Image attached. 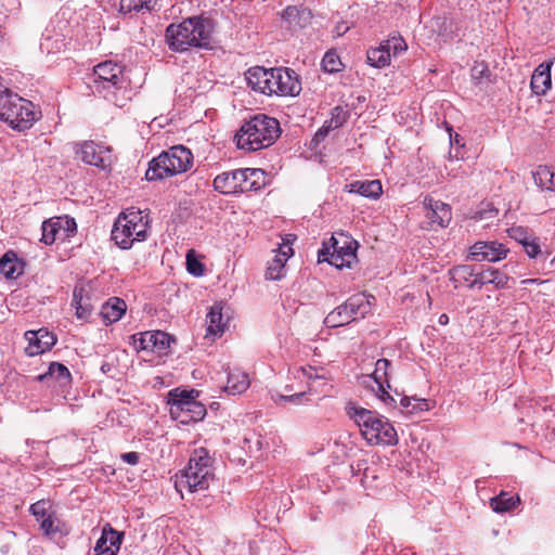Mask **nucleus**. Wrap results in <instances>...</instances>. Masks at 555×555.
Listing matches in <instances>:
<instances>
[{
    "label": "nucleus",
    "instance_id": "603ef678",
    "mask_svg": "<svg viewBox=\"0 0 555 555\" xmlns=\"http://www.w3.org/2000/svg\"><path fill=\"white\" fill-rule=\"evenodd\" d=\"M494 281H493V285L496 287V288H508V281H509V278L499 271V270H495L493 269V278H492Z\"/></svg>",
    "mask_w": 555,
    "mask_h": 555
},
{
    "label": "nucleus",
    "instance_id": "13d9d810",
    "mask_svg": "<svg viewBox=\"0 0 555 555\" xmlns=\"http://www.w3.org/2000/svg\"><path fill=\"white\" fill-rule=\"evenodd\" d=\"M349 30V26L346 23H339L335 26L333 34L336 37H341Z\"/></svg>",
    "mask_w": 555,
    "mask_h": 555
},
{
    "label": "nucleus",
    "instance_id": "b1692460",
    "mask_svg": "<svg viewBox=\"0 0 555 555\" xmlns=\"http://www.w3.org/2000/svg\"><path fill=\"white\" fill-rule=\"evenodd\" d=\"M553 62H544L540 64L533 72L531 77V89L533 93L538 95L545 94L546 91L551 88L552 79H551V68Z\"/></svg>",
    "mask_w": 555,
    "mask_h": 555
},
{
    "label": "nucleus",
    "instance_id": "4468645a",
    "mask_svg": "<svg viewBox=\"0 0 555 555\" xmlns=\"http://www.w3.org/2000/svg\"><path fill=\"white\" fill-rule=\"evenodd\" d=\"M76 153L83 163L102 169L111 163V150L93 141L80 143Z\"/></svg>",
    "mask_w": 555,
    "mask_h": 555
},
{
    "label": "nucleus",
    "instance_id": "a18cd8bd",
    "mask_svg": "<svg viewBox=\"0 0 555 555\" xmlns=\"http://www.w3.org/2000/svg\"><path fill=\"white\" fill-rule=\"evenodd\" d=\"M509 237L518 242L521 246L525 245V242H528L534 235L531 234L527 228L518 225L512 227L508 230Z\"/></svg>",
    "mask_w": 555,
    "mask_h": 555
},
{
    "label": "nucleus",
    "instance_id": "ddd939ff",
    "mask_svg": "<svg viewBox=\"0 0 555 555\" xmlns=\"http://www.w3.org/2000/svg\"><path fill=\"white\" fill-rule=\"evenodd\" d=\"M273 78L271 81L272 94L276 95H298L301 91V83L296 72L288 67L273 68Z\"/></svg>",
    "mask_w": 555,
    "mask_h": 555
},
{
    "label": "nucleus",
    "instance_id": "680f3d73",
    "mask_svg": "<svg viewBox=\"0 0 555 555\" xmlns=\"http://www.w3.org/2000/svg\"><path fill=\"white\" fill-rule=\"evenodd\" d=\"M453 179H456V183H455L456 185H459V186H460V188H462V189H465V188H466V185L464 184L463 179H457V177H456V176H453Z\"/></svg>",
    "mask_w": 555,
    "mask_h": 555
},
{
    "label": "nucleus",
    "instance_id": "f257e3e1",
    "mask_svg": "<svg viewBox=\"0 0 555 555\" xmlns=\"http://www.w3.org/2000/svg\"><path fill=\"white\" fill-rule=\"evenodd\" d=\"M90 88L93 93L102 95L119 107L125 106L132 95L130 80L126 77L124 67L112 61L94 66L90 76Z\"/></svg>",
    "mask_w": 555,
    "mask_h": 555
},
{
    "label": "nucleus",
    "instance_id": "9b49d317",
    "mask_svg": "<svg viewBox=\"0 0 555 555\" xmlns=\"http://www.w3.org/2000/svg\"><path fill=\"white\" fill-rule=\"evenodd\" d=\"M357 246L358 243L348 236H343L341 244L338 238L332 236L319 250V261H326L338 269L350 267L357 257Z\"/></svg>",
    "mask_w": 555,
    "mask_h": 555
},
{
    "label": "nucleus",
    "instance_id": "37998d69",
    "mask_svg": "<svg viewBox=\"0 0 555 555\" xmlns=\"http://www.w3.org/2000/svg\"><path fill=\"white\" fill-rule=\"evenodd\" d=\"M322 67L327 73H337L340 70L341 62L337 53L326 52L322 60Z\"/></svg>",
    "mask_w": 555,
    "mask_h": 555
},
{
    "label": "nucleus",
    "instance_id": "39448f33",
    "mask_svg": "<svg viewBox=\"0 0 555 555\" xmlns=\"http://www.w3.org/2000/svg\"><path fill=\"white\" fill-rule=\"evenodd\" d=\"M279 135L280 124L275 118L256 115L244 122L235 135V141L238 149L256 152L272 145Z\"/></svg>",
    "mask_w": 555,
    "mask_h": 555
},
{
    "label": "nucleus",
    "instance_id": "3c124183",
    "mask_svg": "<svg viewBox=\"0 0 555 555\" xmlns=\"http://www.w3.org/2000/svg\"><path fill=\"white\" fill-rule=\"evenodd\" d=\"M186 269L191 274L195 276H201L204 274L203 264L198 260L191 258L189 255L186 257Z\"/></svg>",
    "mask_w": 555,
    "mask_h": 555
},
{
    "label": "nucleus",
    "instance_id": "412c9836",
    "mask_svg": "<svg viewBox=\"0 0 555 555\" xmlns=\"http://www.w3.org/2000/svg\"><path fill=\"white\" fill-rule=\"evenodd\" d=\"M292 254L293 249L291 246H281L274 258L268 262L266 279L272 281L282 279L285 274V263Z\"/></svg>",
    "mask_w": 555,
    "mask_h": 555
},
{
    "label": "nucleus",
    "instance_id": "338daca9",
    "mask_svg": "<svg viewBox=\"0 0 555 555\" xmlns=\"http://www.w3.org/2000/svg\"><path fill=\"white\" fill-rule=\"evenodd\" d=\"M285 391L286 392H292L293 391V386L286 385L285 386Z\"/></svg>",
    "mask_w": 555,
    "mask_h": 555
},
{
    "label": "nucleus",
    "instance_id": "0eeeda50",
    "mask_svg": "<svg viewBox=\"0 0 555 555\" xmlns=\"http://www.w3.org/2000/svg\"><path fill=\"white\" fill-rule=\"evenodd\" d=\"M38 114L30 101L0 85V119L11 128L18 131L29 129L38 119Z\"/></svg>",
    "mask_w": 555,
    "mask_h": 555
},
{
    "label": "nucleus",
    "instance_id": "5701e85b",
    "mask_svg": "<svg viewBox=\"0 0 555 555\" xmlns=\"http://www.w3.org/2000/svg\"><path fill=\"white\" fill-rule=\"evenodd\" d=\"M424 204L429 208L427 217L433 223H437L440 228L449 225L451 221V209L448 204L436 201L433 197H426Z\"/></svg>",
    "mask_w": 555,
    "mask_h": 555
},
{
    "label": "nucleus",
    "instance_id": "c9c22d12",
    "mask_svg": "<svg viewBox=\"0 0 555 555\" xmlns=\"http://www.w3.org/2000/svg\"><path fill=\"white\" fill-rule=\"evenodd\" d=\"M207 333L211 335H221L225 328V322H223L222 308L219 305H215L210 308L207 314Z\"/></svg>",
    "mask_w": 555,
    "mask_h": 555
},
{
    "label": "nucleus",
    "instance_id": "473e14b6",
    "mask_svg": "<svg viewBox=\"0 0 555 555\" xmlns=\"http://www.w3.org/2000/svg\"><path fill=\"white\" fill-rule=\"evenodd\" d=\"M39 524L43 533L51 539H54L57 534L62 537L68 533L66 525L54 513Z\"/></svg>",
    "mask_w": 555,
    "mask_h": 555
},
{
    "label": "nucleus",
    "instance_id": "864d4df0",
    "mask_svg": "<svg viewBox=\"0 0 555 555\" xmlns=\"http://www.w3.org/2000/svg\"><path fill=\"white\" fill-rule=\"evenodd\" d=\"M498 215V209L494 207H491L489 209H483L475 212V215L472 217L473 221H480L483 219H491L494 218Z\"/></svg>",
    "mask_w": 555,
    "mask_h": 555
},
{
    "label": "nucleus",
    "instance_id": "49530a36",
    "mask_svg": "<svg viewBox=\"0 0 555 555\" xmlns=\"http://www.w3.org/2000/svg\"><path fill=\"white\" fill-rule=\"evenodd\" d=\"M453 143H455L456 145V153L454 155L456 159H468L470 157H474V155H470L468 153V149L466 147V144L463 141V139L460 138V135L455 132H453Z\"/></svg>",
    "mask_w": 555,
    "mask_h": 555
},
{
    "label": "nucleus",
    "instance_id": "58836bf2",
    "mask_svg": "<svg viewBox=\"0 0 555 555\" xmlns=\"http://www.w3.org/2000/svg\"><path fill=\"white\" fill-rule=\"evenodd\" d=\"M390 56H397L408 49V44L400 35L390 36L387 40L380 43Z\"/></svg>",
    "mask_w": 555,
    "mask_h": 555
},
{
    "label": "nucleus",
    "instance_id": "6e6552de",
    "mask_svg": "<svg viewBox=\"0 0 555 555\" xmlns=\"http://www.w3.org/2000/svg\"><path fill=\"white\" fill-rule=\"evenodd\" d=\"M193 166V154L183 145H175L163 151L149 163L145 178L149 181L163 180L183 173Z\"/></svg>",
    "mask_w": 555,
    "mask_h": 555
},
{
    "label": "nucleus",
    "instance_id": "2f4dec72",
    "mask_svg": "<svg viewBox=\"0 0 555 555\" xmlns=\"http://www.w3.org/2000/svg\"><path fill=\"white\" fill-rule=\"evenodd\" d=\"M250 385L248 375L240 370H233L228 374L225 391L231 395H240L248 389Z\"/></svg>",
    "mask_w": 555,
    "mask_h": 555
},
{
    "label": "nucleus",
    "instance_id": "cd10ccee",
    "mask_svg": "<svg viewBox=\"0 0 555 555\" xmlns=\"http://www.w3.org/2000/svg\"><path fill=\"white\" fill-rule=\"evenodd\" d=\"M127 310L125 300L113 297L109 298L101 308V315L104 321L112 324L119 321Z\"/></svg>",
    "mask_w": 555,
    "mask_h": 555
},
{
    "label": "nucleus",
    "instance_id": "c756f323",
    "mask_svg": "<svg viewBox=\"0 0 555 555\" xmlns=\"http://www.w3.org/2000/svg\"><path fill=\"white\" fill-rule=\"evenodd\" d=\"M347 188L350 193L369 198H377L382 194V184L378 180L353 181Z\"/></svg>",
    "mask_w": 555,
    "mask_h": 555
},
{
    "label": "nucleus",
    "instance_id": "bb28decb",
    "mask_svg": "<svg viewBox=\"0 0 555 555\" xmlns=\"http://www.w3.org/2000/svg\"><path fill=\"white\" fill-rule=\"evenodd\" d=\"M473 83L481 91L488 90L495 82L496 76L491 73L486 62H475L470 69Z\"/></svg>",
    "mask_w": 555,
    "mask_h": 555
},
{
    "label": "nucleus",
    "instance_id": "7ed1b4c3",
    "mask_svg": "<svg viewBox=\"0 0 555 555\" xmlns=\"http://www.w3.org/2000/svg\"><path fill=\"white\" fill-rule=\"evenodd\" d=\"M347 415L359 426L366 442L371 446H396L398 434L390 421L375 411L348 404Z\"/></svg>",
    "mask_w": 555,
    "mask_h": 555
},
{
    "label": "nucleus",
    "instance_id": "5fc2aeb1",
    "mask_svg": "<svg viewBox=\"0 0 555 555\" xmlns=\"http://www.w3.org/2000/svg\"><path fill=\"white\" fill-rule=\"evenodd\" d=\"M299 14H300V12L296 7H287L283 11L282 17H283V20H285L289 23H293L299 17Z\"/></svg>",
    "mask_w": 555,
    "mask_h": 555
},
{
    "label": "nucleus",
    "instance_id": "e2e57ef3",
    "mask_svg": "<svg viewBox=\"0 0 555 555\" xmlns=\"http://www.w3.org/2000/svg\"><path fill=\"white\" fill-rule=\"evenodd\" d=\"M444 126H446V131L449 133V138L451 139V126L444 121Z\"/></svg>",
    "mask_w": 555,
    "mask_h": 555
},
{
    "label": "nucleus",
    "instance_id": "c03bdc74",
    "mask_svg": "<svg viewBox=\"0 0 555 555\" xmlns=\"http://www.w3.org/2000/svg\"><path fill=\"white\" fill-rule=\"evenodd\" d=\"M493 269H487L477 272L474 279H472L470 288L480 289L486 284H493Z\"/></svg>",
    "mask_w": 555,
    "mask_h": 555
},
{
    "label": "nucleus",
    "instance_id": "1a4fd4ad",
    "mask_svg": "<svg viewBox=\"0 0 555 555\" xmlns=\"http://www.w3.org/2000/svg\"><path fill=\"white\" fill-rule=\"evenodd\" d=\"M375 301L373 295L358 293L350 296L344 304L332 310L324 319L327 327L334 328L349 324L358 319H363L371 312Z\"/></svg>",
    "mask_w": 555,
    "mask_h": 555
},
{
    "label": "nucleus",
    "instance_id": "f704fd0d",
    "mask_svg": "<svg viewBox=\"0 0 555 555\" xmlns=\"http://www.w3.org/2000/svg\"><path fill=\"white\" fill-rule=\"evenodd\" d=\"M532 175L535 184L540 189L553 191L555 183V168L548 166H539Z\"/></svg>",
    "mask_w": 555,
    "mask_h": 555
},
{
    "label": "nucleus",
    "instance_id": "0e129e2a",
    "mask_svg": "<svg viewBox=\"0 0 555 555\" xmlns=\"http://www.w3.org/2000/svg\"><path fill=\"white\" fill-rule=\"evenodd\" d=\"M66 223H67V224H72V225H73V228H74V229H76V223H75L74 219H72V220H66Z\"/></svg>",
    "mask_w": 555,
    "mask_h": 555
},
{
    "label": "nucleus",
    "instance_id": "72a5a7b5",
    "mask_svg": "<svg viewBox=\"0 0 555 555\" xmlns=\"http://www.w3.org/2000/svg\"><path fill=\"white\" fill-rule=\"evenodd\" d=\"M520 504L518 495H512L508 492L502 491L499 495L490 500V506L495 513L509 512Z\"/></svg>",
    "mask_w": 555,
    "mask_h": 555
},
{
    "label": "nucleus",
    "instance_id": "a19ab883",
    "mask_svg": "<svg viewBox=\"0 0 555 555\" xmlns=\"http://www.w3.org/2000/svg\"><path fill=\"white\" fill-rule=\"evenodd\" d=\"M30 514L36 518L38 522L50 516L53 512L51 511V504L47 500H39L33 503L29 507Z\"/></svg>",
    "mask_w": 555,
    "mask_h": 555
},
{
    "label": "nucleus",
    "instance_id": "8fccbe9b",
    "mask_svg": "<svg viewBox=\"0 0 555 555\" xmlns=\"http://www.w3.org/2000/svg\"><path fill=\"white\" fill-rule=\"evenodd\" d=\"M429 410V402L426 399H420L416 397H413V401L411 403L409 414H418L424 411Z\"/></svg>",
    "mask_w": 555,
    "mask_h": 555
},
{
    "label": "nucleus",
    "instance_id": "a211bd4d",
    "mask_svg": "<svg viewBox=\"0 0 555 555\" xmlns=\"http://www.w3.org/2000/svg\"><path fill=\"white\" fill-rule=\"evenodd\" d=\"M171 340V336L165 332H145L140 334V338L135 340V345L140 350H147L162 354L170 347Z\"/></svg>",
    "mask_w": 555,
    "mask_h": 555
},
{
    "label": "nucleus",
    "instance_id": "79ce46f5",
    "mask_svg": "<svg viewBox=\"0 0 555 555\" xmlns=\"http://www.w3.org/2000/svg\"><path fill=\"white\" fill-rule=\"evenodd\" d=\"M308 400H309V398L305 390H300L298 392L288 393V395L278 393L274 397V401L280 405H283L285 403H292V404L298 405V404L305 403Z\"/></svg>",
    "mask_w": 555,
    "mask_h": 555
},
{
    "label": "nucleus",
    "instance_id": "20e7f679",
    "mask_svg": "<svg viewBox=\"0 0 555 555\" xmlns=\"http://www.w3.org/2000/svg\"><path fill=\"white\" fill-rule=\"evenodd\" d=\"M214 479V459L205 448H198L192 452L188 466L176 475V488L179 491H203Z\"/></svg>",
    "mask_w": 555,
    "mask_h": 555
},
{
    "label": "nucleus",
    "instance_id": "393cba45",
    "mask_svg": "<svg viewBox=\"0 0 555 555\" xmlns=\"http://www.w3.org/2000/svg\"><path fill=\"white\" fill-rule=\"evenodd\" d=\"M72 306L76 309V317L87 320L93 309L91 296L85 286H76L73 293Z\"/></svg>",
    "mask_w": 555,
    "mask_h": 555
},
{
    "label": "nucleus",
    "instance_id": "a878e982",
    "mask_svg": "<svg viewBox=\"0 0 555 555\" xmlns=\"http://www.w3.org/2000/svg\"><path fill=\"white\" fill-rule=\"evenodd\" d=\"M242 178L244 179L240 182V193H246L251 191H258L264 186V171L258 168H242L241 169Z\"/></svg>",
    "mask_w": 555,
    "mask_h": 555
},
{
    "label": "nucleus",
    "instance_id": "09e8293b",
    "mask_svg": "<svg viewBox=\"0 0 555 555\" xmlns=\"http://www.w3.org/2000/svg\"><path fill=\"white\" fill-rule=\"evenodd\" d=\"M524 250L529 258H537L541 254L540 240L537 236L531 237L528 242H525L522 246Z\"/></svg>",
    "mask_w": 555,
    "mask_h": 555
},
{
    "label": "nucleus",
    "instance_id": "c85d7f7f",
    "mask_svg": "<svg viewBox=\"0 0 555 555\" xmlns=\"http://www.w3.org/2000/svg\"><path fill=\"white\" fill-rule=\"evenodd\" d=\"M24 271V263L17 258V255L10 250L0 258V273L7 279H16Z\"/></svg>",
    "mask_w": 555,
    "mask_h": 555
},
{
    "label": "nucleus",
    "instance_id": "9d476101",
    "mask_svg": "<svg viewBox=\"0 0 555 555\" xmlns=\"http://www.w3.org/2000/svg\"><path fill=\"white\" fill-rule=\"evenodd\" d=\"M196 390H180L179 388L169 391L168 403L170 404V415L179 420L182 424L197 422L205 417L206 408L203 403L195 400L193 396Z\"/></svg>",
    "mask_w": 555,
    "mask_h": 555
},
{
    "label": "nucleus",
    "instance_id": "bf43d9fd",
    "mask_svg": "<svg viewBox=\"0 0 555 555\" xmlns=\"http://www.w3.org/2000/svg\"><path fill=\"white\" fill-rule=\"evenodd\" d=\"M327 133H328V128H321L314 134V140L315 141L323 140L327 135Z\"/></svg>",
    "mask_w": 555,
    "mask_h": 555
},
{
    "label": "nucleus",
    "instance_id": "4d7b16f0",
    "mask_svg": "<svg viewBox=\"0 0 555 555\" xmlns=\"http://www.w3.org/2000/svg\"><path fill=\"white\" fill-rule=\"evenodd\" d=\"M121 460L129 465L139 463V454L137 452H126L120 455Z\"/></svg>",
    "mask_w": 555,
    "mask_h": 555
},
{
    "label": "nucleus",
    "instance_id": "f3484780",
    "mask_svg": "<svg viewBox=\"0 0 555 555\" xmlns=\"http://www.w3.org/2000/svg\"><path fill=\"white\" fill-rule=\"evenodd\" d=\"M122 539V532L113 529L109 524H106L93 547V555H117Z\"/></svg>",
    "mask_w": 555,
    "mask_h": 555
},
{
    "label": "nucleus",
    "instance_id": "f8f14e48",
    "mask_svg": "<svg viewBox=\"0 0 555 555\" xmlns=\"http://www.w3.org/2000/svg\"><path fill=\"white\" fill-rule=\"evenodd\" d=\"M509 249L498 241H478L469 247L467 260L496 262L507 257Z\"/></svg>",
    "mask_w": 555,
    "mask_h": 555
},
{
    "label": "nucleus",
    "instance_id": "de8ad7c7",
    "mask_svg": "<svg viewBox=\"0 0 555 555\" xmlns=\"http://www.w3.org/2000/svg\"><path fill=\"white\" fill-rule=\"evenodd\" d=\"M294 377L297 379L312 380L318 378L317 370L312 366H299L293 371Z\"/></svg>",
    "mask_w": 555,
    "mask_h": 555
},
{
    "label": "nucleus",
    "instance_id": "6ab92c4d",
    "mask_svg": "<svg viewBox=\"0 0 555 555\" xmlns=\"http://www.w3.org/2000/svg\"><path fill=\"white\" fill-rule=\"evenodd\" d=\"M273 68H264L262 66H255L249 68L245 78L247 85L256 92L272 95L271 81L273 78Z\"/></svg>",
    "mask_w": 555,
    "mask_h": 555
},
{
    "label": "nucleus",
    "instance_id": "69168bd1",
    "mask_svg": "<svg viewBox=\"0 0 555 555\" xmlns=\"http://www.w3.org/2000/svg\"><path fill=\"white\" fill-rule=\"evenodd\" d=\"M101 370H102L103 372H107V371L109 370V365H108V364H103V365H102V367H101Z\"/></svg>",
    "mask_w": 555,
    "mask_h": 555
},
{
    "label": "nucleus",
    "instance_id": "e433bc0d",
    "mask_svg": "<svg viewBox=\"0 0 555 555\" xmlns=\"http://www.w3.org/2000/svg\"><path fill=\"white\" fill-rule=\"evenodd\" d=\"M477 272L469 264H462L453 267V286L455 288L466 286L470 288L472 279L475 278Z\"/></svg>",
    "mask_w": 555,
    "mask_h": 555
},
{
    "label": "nucleus",
    "instance_id": "2eb2a0df",
    "mask_svg": "<svg viewBox=\"0 0 555 555\" xmlns=\"http://www.w3.org/2000/svg\"><path fill=\"white\" fill-rule=\"evenodd\" d=\"M391 365V361H389L388 359H378L375 363V370L372 373L371 377L374 379L376 384V393L379 397V399L387 405L396 406L397 399L386 390V388H390L389 377Z\"/></svg>",
    "mask_w": 555,
    "mask_h": 555
},
{
    "label": "nucleus",
    "instance_id": "6e6d98bb",
    "mask_svg": "<svg viewBox=\"0 0 555 555\" xmlns=\"http://www.w3.org/2000/svg\"><path fill=\"white\" fill-rule=\"evenodd\" d=\"M396 396L400 398L399 402H400L401 412L409 414V410H410L411 403L413 401V397L401 396L397 391H396Z\"/></svg>",
    "mask_w": 555,
    "mask_h": 555
},
{
    "label": "nucleus",
    "instance_id": "ea45409f",
    "mask_svg": "<svg viewBox=\"0 0 555 555\" xmlns=\"http://www.w3.org/2000/svg\"><path fill=\"white\" fill-rule=\"evenodd\" d=\"M61 228L60 219L57 221H43L41 225L42 230V237L41 242H43L46 245H51L56 240V234Z\"/></svg>",
    "mask_w": 555,
    "mask_h": 555
},
{
    "label": "nucleus",
    "instance_id": "7c9ffc66",
    "mask_svg": "<svg viewBox=\"0 0 555 555\" xmlns=\"http://www.w3.org/2000/svg\"><path fill=\"white\" fill-rule=\"evenodd\" d=\"M157 5V0H120L119 12L122 14L151 13Z\"/></svg>",
    "mask_w": 555,
    "mask_h": 555
},
{
    "label": "nucleus",
    "instance_id": "052dcab7",
    "mask_svg": "<svg viewBox=\"0 0 555 555\" xmlns=\"http://www.w3.org/2000/svg\"><path fill=\"white\" fill-rule=\"evenodd\" d=\"M439 323L442 325H446L449 323V317L448 314L443 313L439 317Z\"/></svg>",
    "mask_w": 555,
    "mask_h": 555
},
{
    "label": "nucleus",
    "instance_id": "f03ea898",
    "mask_svg": "<svg viewBox=\"0 0 555 555\" xmlns=\"http://www.w3.org/2000/svg\"><path fill=\"white\" fill-rule=\"evenodd\" d=\"M214 24L210 18L192 16L166 28L168 48L175 52H185L191 48H207L210 44Z\"/></svg>",
    "mask_w": 555,
    "mask_h": 555
},
{
    "label": "nucleus",
    "instance_id": "4c0bfd02",
    "mask_svg": "<svg viewBox=\"0 0 555 555\" xmlns=\"http://www.w3.org/2000/svg\"><path fill=\"white\" fill-rule=\"evenodd\" d=\"M367 63L373 67H385L390 63V54L382 44L367 51Z\"/></svg>",
    "mask_w": 555,
    "mask_h": 555
},
{
    "label": "nucleus",
    "instance_id": "dca6fc26",
    "mask_svg": "<svg viewBox=\"0 0 555 555\" xmlns=\"http://www.w3.org/2000/svg\"><path fill=\"white\" fill-rule=\"evenodd\" d=\"M25 339L28 341V346L25 351L29 357H35L49 351L56 343V336L47 328L27 331L25 333Z\"/></svg>",
    "mask_w": 555,
    "mask_h": 555
},
{
    "label": "nucleus",
    "instance_id": "423d86ee",
    "mask_svg": "<svg viewBox=\"0 0 555 555\" xmlns=\"http://www.w3.org/2000/svg\"><path fill=\"white\" fill-rule=\"evenodd\" d=\"M149 228V215L131 207L118 216L112 230V240L121 249H129L134 242H144L147 238Z\"/></svg>",
    "mask_w": 555,
    "mask_h": 555
},
{
    "label": "nucleus",
    "instance_id": "aec40b11",
    "mask_svg": "<svg viewBox=\"0 0 555 555\" xmlns=\"http://www.w3.org/2000/svg\"><path fill=\"white\" fill-rule=\"evenodd\" d=\"M244 179L242 178L241 169H235L232 171H224L219 173L214 179V189L221 194H236L240 193L242 188L240 186V182Z\"/></svg>",
    "mask_w": 555,
    "mask_h": 555
},
{
    "label": "nucleus",
    "instance_id": "4be33fe9",
    "mask_svg": "<svg viewBox=\"0 0 555 555\" xmlns=\"http://www.w3.org/2000/svg\"><path fill=\"white\" fill-rule=\"evenodd\" d=\"M39 383H49L55 380L61 387H67L72 384V374L67 366L59 362H51L48 371L35 377Z\"/></svg>",
    "mask_w": 555,
    "mask_h": 555
}]
</instances>
